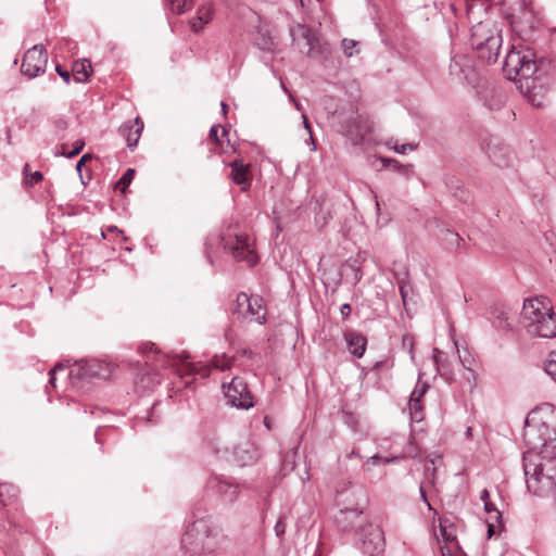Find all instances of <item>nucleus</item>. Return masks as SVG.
Wrapping results in <instances>:
<instances>
[{"label": "nucleus", "mask_w": 556, "mask_h": 556, "mask_svg": "<svg viewBox=\"0 0 556 556\" xmlns=\"http://www.w3.org/2000/svg\"><path fill=\"white\" fill-rule=\"evenodd\" d=\"M480 498H481V501H483L484 503H485V502H490V501H489V491H488L486 489H484V490L481 492Z\"/></svg>", "instance_id": "nucleus-58"}, {"label": "nucleus", "mask_w": 556, "mask_h": 556, "mask_svg": "<svg viewBox=\"0 0 556 556\" xmlns=\"http://www.w3.org/2000/svg\"><path fill=\"white\" fill-rule=\"evenodd\" d=\"M503 71L506 77L518 83L523 97L535 108L543 106L547 88L540 76L539 62L534 51L529 47H513L504 60Z\"/></svg>", "instance_id": "nucleus-1"}, {"label": "nucleus", "mask_w": 556, "mask_h": 556, "mask_svg": "<svg viewBox=\"0 0 556 556\" xmlns=\"http://www.w3.org/2000/svg\"><path fill=\"white\" fill-rule=\"evenodd\" d=\"M503 4L507 10V15L511 18V23L522 20L528 22L532 16V9L526 0H504Z\"/></svg>", "instance_id": "nucleus-17"}, {"label": "nucleus", "mask_w": 556, "mask_h": 556, "mask_svg": "<svg viewBox=\"0 0 556 556\" xmlns=\"http://www.w3.org/2000/svg\"><path fill=\"white\" fill-rule=\"evenodd\" d=\"M106 231H109V232H121L116 226H109L106 228Z\"/></svg>", "instance_id": "nucleus-61"}, {"label": "nucleus", "mask_w": 556, "mask_h": 556, "mask_svg": "<svg viewBox=\"0 0 556 556\" xmlns=\"http://www.w3.org/2000/svg\"><path fill=\"white\" fill-rule=\"evenodd\" d=\"M217 134H218V126H212L210 129V138L216 142H219V138H218Z\"/></svg>", "instance_id": "nucleus-56"}, {"label": "nucleus", "mask_w": 556, "mask_h": 556, "mask_svg": "<svg viewBox=\"0 0 556 556\" xmlns=\"http://www.w3.org/2000/svg\"><path fill=\"white\" fill-rule=\"evenodd\" d=\"M245 315L250 316L251 319L257 324H264L266 320V311L263 305V299L254 296L251 301V307L247 308Z\"/></svg>", "instance_id": "nucleus-24"}, {"label": "nucleus", "mask_w": 556, "mask_h": 556, "mask_svg": "<svg viewBox=\"0 0 556 556\" xmlns=\"http://www.w3.org/2000/svg\"><path fill=\"white\" fill-rule=\"evenodd\" d=\"M450 74L458 81L475 85L478 81V68L468 54H455L450 63Z\"/></svg>", "instance_id": "nucleus-9"}, {"label": "nucleus", "mask_w": 556, "mask_h": 556, "mask_svg": "<svg viewBox=\"0 0 556 556\" xmlns=\"http://www.w3.org/2000/svg\"><path fill=\"white\" fill-rule=\"evenodd\" d=\"M361 551L365 556H382L386 542L382 529L372 523L363 526L359 531Z\"/></svg>", "instance_id": "nucleus-7"}, {"label": "nucleus", "mask_w": 556, "mask_h": 556, "mask_svg": "<svg viewBox=\"0 0 556 556\" xmlns=\"http://www.w3.org/2000/svg\"><path fill=\"white\" fill-rule=\"evenodd\" d=\"M408 410L413 421L419 422L422 420V405L421 401L409 399Z\"/></svg>", "instance_id": "nucleus-32"}, {"label": "nucleus", "mask_w": 556, "mask_h": 556, "mask_svg": "<svg viewBox=\"0 0 556 556\" xmlns=\"http://www.w3.org/2000/svg\"><path fill=\"white\" fill-rule=\"evenodd\" d=\"M275 533L277 536H282L286 532V522H285V518L283 517H280L276 525H275Z\"/></svg>", "instance_id": "nucleus-49"}, {"label": "nucleus", "mask_w": 556, "mask_h": 556, "mask_svg": "<svg viewBox=\"0 0 556 556\" xmlns=\"http://www.w3.org/2000/svg\"><path fill=\"white\" fill-rule=\"evenodd\" d=\"M382 168H391L394 172L400 173L406 178H409L413 175V166L409 164H401L399 161L390 157H380Z\"/></svg>", "instance_id": "nucleus-25"}, {"label": "nucleus", "mask_w": 556, "mask_h": 556, "mask_svg": "<svg viewBox=\"0 0 556 556\" xmlns=\"http://www.w3.org/2000/svg\"><path fill=\"white\" fill-rule=\"evenodd\" d=\"M400 293H401V296L403 299V302L405 303L406 296H407V291H406L405 287H403V286L400 287Z\"/></svg>", "instance_id": "nucleus-59"}, {"label": "nucleus", "mask_w": 556, "mask_h": 556, "mask_svg": "<svg viewBox=\"0 0 556 556\" xmlns=\"http://www.w3.org/2000/svg\"><path fill=\"white\" fill-rule=\"evenodd\" d=\"M16 488L9 483H0V502L4 505L8 504L9 500L15 496Z\"/></svg>", "instance_id": "nucleus-33"}, {"label": "nucleus", "mask_w": 556, "mask_h": 556, "mask_svg": "<svg viewBox=\"0 0 556 556\" xmlns=\"http://www.w3.org/2000/svg\"><path fill=\"white\" fill-rule=\"evenodd\" d=\"M302 118H303L304 128L308 131L309 140H311L312 144L315 147L314 139H313V134H312V128H311V124H309V122L307 119V116L305 114H303Z\"/></svg>", "instance_id": "nucleus-54"}, {"label": "nucleus", "mask_w": 556, "mask_h": 556, "mask_svg": "<svg viewBox=\"0 0 556 556\" xmlns=\"http://www.w3.org/2000/svg\"><path fill=\"white\" fill-rule=\"evenodd\" d=\"M231 167L230 178L232 181L240 186L242 191H247L251 186L252 173L250 165L244 164L240 160H235L229 164Z\"/></svg>", "instance_id": "nucleus-16"}, {"label": "nucleus", "mask_w": 556, "mask_h": 556, "mask_svg": "<svg viewBox=\"0 0 556 556\" xmlns=\"http://www.w3.org/2000/svg\"><path fill=\"white\" fill-rule=\"evenodd\" d=\"M223 392L228 402L238 408L249 409L253 407V397L247 382L240 377H233L228 383L222 384Z\"/></svg>", "instance_id": "nucleus-8"}, {"label": "nucleus", "mask_w": 556, "mask_h": 556, "mask_svg": "<svg viewBox=\"0 0 556 556\" xmlns=\"http://www.w3.org/2000/svg\"><path fill=\"white\" fill-rule=\"evenodd\" d=\"M194 520L181 536V547L189 556H216L225 551L228 539L210 516L193 513Z\"/></svg>", "instance_id": "nucleus-2"}, {"label": "nucleus", "mask_w": 556, "mask_h": 556, "mask_svg": "<svg viewBox=\"0 0 556 556\" xmlns=\"http://www.w3.org/2000/svg\"><path fill=\"white\" fill-rule=\"evenodd\" d=\"M91 157H92V156H91L90 154H85V155H83V156L80 157V160H79V161L77 162V164H76V169H77L78 172H80V170H81V167L85 165V163H86L88 160H91Z\"/></svg>", "instance_id": "nucleus-55"}, {"label": "nucleus", "mask_w": 556, "mask_h": 556, "mask_svg": "<svg viewBox=\"0 0 556 556\" xmlns=\"http://www.w3.org/2000/svg\"><path fill=\"white\" fill-rule=\"evenodd\" d=\"M397 459H400V457L397 456L382 458L380 454H372L370 457L366 459V462L364 463V467L366 470H371L372 466L393 463L396 462Z\"/></svg>", "instance_id": "nucleus-30"}, {"label": "nucleus", "mask_w": 556, "mask_h": 556, "mask_svg": "<svg viewBox=\"0 0 556 556\" xmlns=\"http://www.w3.org/2000/svg\"><path fill=\"white\" fill-rule=\"evenodd\" d=\"M420 495H421L422 500L426 502V504L428 505V507L431 508L422 488H420Z\"/></svg>", "instance_id": "nucleus-60"}, {"label": "nucleus", "mask_w": 556, "mask_h": 556, "mask_svg": "<svg viewBox=\"0 0 556 556\" xmlns=\"http://www.w3.org/2000/svg\"><path fill=\"white\" fill-rule=\"evenodd\" d=\"M254 296H249L247 293H239L236 300V308L233 309V314H239L245 316L247 308L251 307V301Z\"/></svg>", "instance_id": "nucleus-28"}, {"label": "nucleus", "mask_w": 556, "mask_h": 556, "mask_svg": "<svg viewBox=\"0 0 556 556\" xmlns=\"http://www.w3.org/2000/svg\"><path fill=\"white\" fill-rule=\"evenodd\" d=\"M493 316H494V319H495V326L497 328H501V329H510L511 328V324H510V316L508 314V312H506L505 309H495L493 312Z\"/></svg>", "instance_id": "nucleus-29"}, {"label": "nucleus", "mask_w": 556, "mask_h": 556, "mask_svg": "<svg viewBox=\"0 0 556 556\" xmlns=\"http://www.w3.org/2000/svg\"><path fill=\"white\" fill-rule=\"evenodd\" d=\"M54 127L59 131H64L65 129H67L68 123L66 119L60 117L54 121Z\"/></svg>", "instance_id": "nucleus-51"}, {"label": "nucleus", "mask_w": 556, "mask_h": 556, "mask_svg": "<svg viewBox=\"0 0 556 556\" xmlns=\"http://www.w3.org/2000/svg\"><path fill=\"white\" fill-rule=\"evenodd\" d=\"M224 247L231 252L236 261H244L249 266L255 265L258 261L249 236L236 235L233 239L225 242Z\"/></svg>", "instance_id": "nucleus-11"}, {"label": "nucleus", "mask_w": 556, "mask_h": 556, "mask_svg": "<svg viewBox=\"0 0 556 556\" xmlns=\"http://www.w3.org/2000/svg\"><path fill=\"white\" fill-rule=\"evenodd\" d=\"M386 146L389 148V149H392L394 150L395 152L397 153H406L407 150L409 151H413L417 148L416 144L414 143H405V144H402V146H397L396 143H393V140L390 139L386 142Z\"/></svg>", "instance_id": "nucleus-38"}, {"label": "nucleus", "mask_w": 556, "mask_h": 556, "mask_svg": "<svg viewBox=\"0 0 556 556\" xmlns=\"http://www.w3.org/2000/svg\"><path fill=\"white\" fill-rule=\"evenodd\" d=\"M64 367L62 364H58L54 366V368H52L50 371H49V375H50V379H49V383L54 387V381H55V372L59 371V370H62Z\"/></svg>", "instance_id": "nucleus-53"}, {"label": "nucleus", "mask_w": 556, "mask_h": 556, "mask_svg": "<svg viewBox=\"0 0 556 556\" xmlns=\"http://www.w3.org/2000/svg\"><path fill=\"white\" fill-rule=\"evenodd\" d=\"M142 130L143 123L139 117H137L134 121V123H124L119 127V134L126 139L127 146L129 148H134L137 146Z\"/></svg>", "instance_id": "nucleus-20"}, {"label": "nucleus", "mask_w": 556, "mask_h": 556, "mask_svg": "<svg viewBox=\"0 0 556 556\" xmlns=\"http://www.w3.org/2000/svg\"><path fill=\"white\" fill-rule=\"evenodd\" d=\"M402 345L404 349L408 351L410 354V358L414 359L413 348H414V337L412 334H404L402 339Z\"/></svg>", "instance_id": "nucleus-47"}, {"label": "nucleus", "mask_w": 556, "mask_h": 556, "mask_svg": "<svg viewBox=\"0 0 556 556\" xmlns=\"http://www.w3.org/2000/svg\"><path fill=\"white\" fill-rule=\"evenodd\" d=\"M370 130L371 127L369 123L361 116L350 119L346 125V135L350 137L354 144L361 143L364 137L370 132Z\"/></svg>", "instance_id": "nucleus-19"}, {"label": "nucleus", "mask_w": 556, "mask_h": 556, "mask_svg": "<svg viewBox=\"0 0 556 556\" xmlns=\"http://www.w3.org/2000/svg\"><path fill=\"white\" fill-rule=\"evenodd\" d=\"M192 3V0H165V5L174 13H184Z\"/></svg>", "instance_id": "nucleus-31"}, {"label": "nucleus", "mask_w": 556, "mask_h": 556, "mask_svg": "<svg viewBox=\"0 0 556 556\" xmlns=\"http://www.w3.org/2000/svg\"><path fill=\"white\" fill-rule=\"evenodd\" d=\"M292 36L294 41H300L303 39L305 41V46L307 47V53L311 54L315 49L316 36L313 30L305 25H298L294 29H292Z\"/></svg>", "instance_id": "nucleus-22"}, {"label": "nucleus", "mask_w": 556, "mask_h": 556, "mask_svg": "<svg viewBox=\"0 0 556 556\" xmlns=\"http://www.w3.org/2000/svg\"><path fill=\"white\" fill-rule=\"evenodd\" d=\"M290 98H291V100L294 102V105H295L296 110H298V111H302V105H301L299 102H296V101L293 99V97H292V96H290Z\"/></svg>", "instance_id": "nucleus-62"}, {"label": "nucleus", "mask_w": 556, "mask_h": 556, "mask_svg": "<svg viewBox=\"0 0 556 556\" xmlns=\"http://www.w3.org/2000/svg\"><path fill=\"white\" fill-rule=\"evenodd\" d=\"M255 46L262 51H271L275 47L274 38L264 30L262 27L258 28L256 35L253 38Z\"/></svg>", "instance_id": "nucleus-26"}, {"label": "nucleus", "mask_w": 556, "mask_h": 556, "mask_svg": "<svg viewBox=\"0 0 556 556\" xmlns=\"http://www.w3.org/2000/svg\"><path fill=\"white\" fill-rule=\"evenodd\" d=\"M264 425H265V427H266L268 430H270V428H271V427H270V421H269V418H268V417H265V418H264Z\"/></svg>", "instance_id": "nucleus-63"}, {"label": "nucleus", "mask_w": 556, "mask_h": 556, "mask_svg": "<svg viewBox=\"0 0 556 556\" xmlns=\"http://www.w3.org/2000/svg\"><path fill=\"white\" fill-rule=\"evenodd\" d=\"M527 489L539 497L556 492V454H523Z\"/></svg>", "instance_id": "nucleus-4"}, {"label": "nucleus", "mask_w": 556, "mask_h": 556, "mask_svg": "<svg viewBox=\"0 0 556 556\" xmlns=\"http://www.w3.org/2000/svg\"><path fill=\"white\" fill-rule=\"evenodd\" d=\"M66 147H67L66 144L62 146L61 154L64 155L67 159H73V157H75L76 155H78L81 152V150L85 147V142L83 140L75 141L74 142V148L71 151H67Z\"/></svg>", "instance_id": "nucleus-35"}, {"label": "nucleus", "mask_w": 556, "mask_h": 556, "mask_svg": "<svg viewBox=\"0 0 556 556\" xmlns=\"http://www.w3.org/2000/svg\"><path fill=\"white\" fill-rule=\"evenodd\" d=\"M47 63V51L41 46L36 45L24 54L21 72L28 78H35L46 72Z\"/></svg>", "instance_id": "nucleus-10"}, {"label": "nucleus", "mask_w": 556, "mask_h": 556, "mask_svg": "<svg viewBox=\"0 0 556 556\" xmlns=\"http://www.w3.org/2000/svg\"><path fill=\"white\" fill-rule=\"evenodd\" d=\"M358 46V42L355 41V40H352V39H343L342 40V49H343V52L344 54L348 56V58H351L353 56L355 53H357L358 51L355 50V48Z\"/></svg>", "instance_id": "nucleus-39"}, {"label": "nucleus", "mask_w": 556, "mask_h": 556, "mask_svg": "<svg viewBox=\"0 0 556 556\" xmlns=\"http://www.w3.org/2000/svg\"><path fill=\"white\" fill-rule=\"evenodd\" d=\"M344 268L350 269L351 273L353 274V277L351 280L352 285H356L361 281V279H362L361 267L356 261L346 262V264L344 265Z\"/></svg>", "instance_id": "nucleus-37"}, {"label": "nucleus", "mask_w": 556, "mask_h": 556, "mask_svg": "<svg viewBox=\"0 0 556 556\" xmlns=\"http://www.w3.org/2000/svg\"><path fill=\"white\" fill-rule=\"evenodd\" d=\"M213 16L212 3H205L198 9L197 17L190 22L193 31H200L203 26L211 22Z\"/></svg>", "instance_id": "nucleus-23"}, {"label": "nucleus", "mask_w": 556, "mask_h": 556, "mask_svg": "<svg viewBox=\"0 0 556 556\" xmlns=\"http://www.w3.org/2000/svg\"><path fill=\"white\" fill-rule=\"evenodd\" d=\"M345 340L350 353L356 358H361L366 350V338L361 333L351 331L345 333Z\"/></svg>", "instance_id": "nucleus-21"}, {"label": "nucleus", "mask_w": 556, "mask_h": 556, "mask_svg": "<svg viewBox=\"0 0 556 556\" xmlns=\"http://www.w3.org/2000/svg\"><path fill=\"white\" fill-rule=\"evenodd\" d=\"M475 51L477 53V56L488 64L495 63L500 53V51H496L495 55H492L493 58L489 59L488 55L491 54V51L489 50V47L486 45L483 46L482 49H475Z\"/></svg>", "instance_id": "nucleus-36"}, {"label": "nucleus", "mask_w": 556, "mask_h": 556, "mask_svg": "<svg viewBox=\"0 0 556 556\" xmlns=\"http://www.w3.org/2000/svg\"><path fill=\"white\" fill-rule=\"evenodd\" d=\"M89 67H90V63L87 60L76 61L74 63V66H73L74 77L78 83H83L89 77V75H90V73L88 71Z\"/></svg>", "instance_id": "nucleus-27"}, {"label": "nucleus", "mask_w": 556, "mask_h": 556, "mask_svg": "<svg viewBox=\"0 0 556 556\" xmlns=\"http://www.w3.org/2000/svg\"><path fill=\"white\" fill-rule=\"evenodd\" d=\"M113 367L111 364L99 359L80 361L70 370V376H78L79 378H99L108 379L112 375Z\"/></svg>", "instance_id": "nucleus-12"}, {"label": "nucleus", "mask_w": 556, "mask_h": 556, "mask_svg": "<svg viewBox=\"0 0 556 556\" xmlns=\"http://www.w3.org/2000/svg\"><path fill=\"white\" fill-rule=\"evenodd\" d=\"M429 386L426 382L418 381L415 389L413 390L409 399H415L417 401H421L422 396L426 394Z\"/></svg>", "instance_id": "nucleus-41"}, {"label": "nucleus", "mask_w": 556, "mask_h": 556, "mask_svg": "<svg viewBox=\"0 0 556 556\" xmlns=\"http://www.w3.org/2000/svg\"><path fill=\"white\" fill-rule=\"evenodd\" d=\"M188 355H178L173 359V362H169L167 359V356L160 355L157 357V361L161 362L163 365H170L173 367L177 368V372L180 376H189V375H199L202 378H206L210 376L211 369H217L220 371H225L231 368L233 364V358L228 357L226 354L222 355H215L213 359L207 363H192L188 362Z\"/></svg>", "instance_id": "nucleus-5"}, {"label": "nucleus", "mask_w": 556, "mask_h": 556, "mask_svg": "<svg viewBox=\"0 0 556 556\" xmlns=\"http://www.w3.org/2000/svg\"><path fill=\"white\" fill-rule=\"evenodd\" d=\"M497 149L502 150V148H498V144H493L492 140H490V142L486 144V154L495 165L503 166V162L500 155H497Z\"/></svg>", "instance_id": "nucleus-34"}, {"label": "nucleus", "mask_w": 556, "mask_h": 556, "mask_svg": "<svg viewBox=\"0 0 556 556\" xmlns=\"http://www.w3.org/2000/svg\"><path fill=\"white\" fill-rule=\"evenodd\" d=\"M553 307L544 299L526 300L522 306L521 316L526 323H535L536 319L542 320L546 316L554 315Z\"/></svg>", "instance_id": "nucleus-14"}, {"label": "nucleus", "mask_w": 556, "mask_h": 556, "mask_svg": "<svg viewBox=\"0 0 556 556\" xmlns=\"http://www.w3.org/2000/svg\"><path fill=\"white\" fill-rule=\"evenodd\" d=\"M525 327L531 336L554 338L556 337V314L546 316L542 320L536 319L535 323H526Z\"/></svg>", "instance_id": "nucleus-15"}, {"label": "nucleus", "mask_w": 556, "mask_h": 556, "mask_svg": "<svg viewBox=\"0 0 556 556\" xmlns=\"http://www.w3.org/2000/svg\"><path fill=\"white\" fill-rule=\"evenodd\" d=\"M485 522H486V526H488V534H489V536H492L497 529L500 530L503 527L502 522L498 523V522L495 521L494 514L488 515V518H486Z\"/></svg>", "instance_id": "nucleus-44"}, {"label": "nucleus", "mask_w": 556, "mask_h": 556, "mask_svg": "<svg viewBox=\"0 0 556 556\" xmlns=\"http://www.w3.org/2000/svg\"><path fill=\"white\" fill-rule=\"evenodd\" d=\"M159 382H160L159 379H156V377L154 375H151L150 372H148L141 377L139 383H140L141 389H148Z\"/></svg>", "instance_id": "nucleus-43"}, {"label": "nucleus", "mask_w": 556, "mask_h": 556, "mask_svg": "<svg viewBox=\"0 0 556 556\" xmlns=\"http://www.w3.org/2000/svg\"><path fill=\"white\" fill-rule=\"evenodd\" d=\"M142 354L146 356V364L152 362L154 359V356H150V352H153L154 354H159L153 343H147L142 345L141 348Z\"/></svg>", "instance_id": "nucleus-46"}, {"label": "nucleus", "mask_w": 556, "mask_h": 556, "mask_svg": "<svg viewBox=\"0 0 556 556\" xmlns=\"http://www.w3.org/2000/svg\"><path fill=\"white\" fill-rule=\"evenodd\" d=\"M502 36L500 29L491 22H479L471 28V47L472 49H482L483 46H488L491 54L489 59L495 55L496 51H500L502 47Z\"/></svg>", "instance_id": "nucleus-6"}, {"label": "nucleus", "mask_w": 556, "mask_h": 556, "mask_svg": "<svg viewBox=\"0 0 556 556\" xmlns=\"http://www.w3.org/2000/svg\"><path fill=\"white\" fill-rule=\"evenodd\" d=\"M207 488L226 504L233 503L240 493V485L230 478H212L207 483Z\"/></svg>", "instance_id": "nucleus-13"}, {"label": "nucleus", "mask_w": 556, "mask_h": 556, "mask_svg": "<svg viewBox=\"0 0 556 556\" xmlns=\"http://www.w3.org/2000/svg\"><path fill=\"white\" fill-rule=\"evenodd\" d=\"M440 530H441V534L445 541L454 540V535L452 534V532H450L447 530V527L443 522L440 523Z\"/></svg>", "instance_id": "nucleus-52"}, {"label": "nucleus", "mask_w": 556, "mask_h": 556, "mask_svg": "<svg viewBox=\"0 0 556 556\" xmlns=\"http://www.w3.org/2000/svg\"><path fill=\"white\" fill-rule=\"evenodd\" d=\"M43 178V175L41 172H34L31 173L30 175H27L25 180H26V184L29 185V186H34L35 184L39 182L40 180H42Z\"/></svg>", "instance_id": "nucleus-48"}, {"label": "nucleus", "mask_w": 556, "mask_h": 556, "mask_svg": "<svg viewBox=\"0 0 556 556\" xmlns=\"http://www.w3.org/2000/svg\"><path fill=\"white\" fill-rule=\"evenodd\" d=\"M523 442L526 452L556 450V407L549 403L536 406L526 417Z\"/></svg>", "instance_id": "nucleus-3"}, {"label": "nucleus", "mask_w": 556, "mask_h": 556, "mask_svg": "<svg viewBox=\"0 0 556 556\" xmlns=\"http://www.w3.org/2000/svg\"><path fill=\"white\" fill-rule=\"evenodd\" d=\"M484 510L488 515L494 514L495 521L501 523L502 514L496 506L491 502L484 503Z\"/></svg>", "instance_id": "nucleus-45"}, {"label": "nucleus", "mask_w": 556, "mask_h": 556, "mask_svg": "<svg viewBox=\"0 0 556 556\" xmlns=\"http://www.w3.org/2000/svg\"><path fill=\"white\" fill-rule=\"evenodd\" d=\"M545 372L556 381V353H551L549 359L545 364Z\"/></svg>", "instance_id": "nucleus-42"}, {"label": "nucleus", "mask_w": 556, "mask_h": 556, "mask_svg": "<svg viewBox=\"0 0 556 556\" xmlns=\"http://www.w3.org/2000/svg\"><path fill=\"white\" fill-rule=\"evenodd\" d=\"M282 460L283 468L290 467V470L295 471L301 480H308V468L306 466V454H285Z\"/></svg>", "instance_id": "nucleus-18"}, {"label": "nucleus", "mask_w": 556, "mask_h": 556, "mask_svg": "<svg viewBox=\"0 0 556 556\" xmlns=\"http://www.w3.org/2000/svg\"><path fill=\"white\" fill-rule=\"evenodd\" d=\"M340 312L343 317H348L351 313V306L350 304H343L340 308Z\"/></svg>", "instance_id": "nucleus-57"}, {"label": "nucleus", "mask_w": 556, "mask_h": 556, "mask_svg": "<svg viewBox=\"0 0 556 556\" xmlns=\"http://www.w3.org/2000/svg\"><path fill=\"white\" fill-rule=\"evenodd\" d=\"M134 176H135V169L134 168H128L124 175L121 177V179L118 180L117 182V187L118 188H122V190H124L125 188H127L132 179H134Z\"/></svg>", "instance_id": "nucleus-40"}, {"label": "nucleus", "mask_w": 556, "mask_h": 556, "mask_svg": "<svg viewBox=\"0 0 556 556\" xmlns=\"http://www.w3.org/2000/svg\"><path fill=\"white\" fill-rule=\"evenodd\" d=\"M220 105H222V110H223L224 115H226V113H227V104L225 102H222Z\"/></svg>", "instance_id": "nucleus-64"}, {"label": "nucleus", "mask_w": 556, "mask_h": 556, "mask_svg": "<svg viewBox=\"0 0 556 556\" xmlns=\"http://www.w3.org/2000/svg\"><path fill=\"white\" fill-rule=\"evenodd\" d=\"M55 71L66 84L71 81V74L68 71L62 70L60 65H56Z\"/></svg>", "instance_id": "nucleus-50"}]
</instances>
